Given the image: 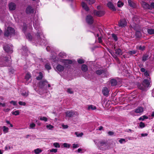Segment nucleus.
Masks as SVG:
<instances>
[{
  "label": "nucleus",
  "mask_w": 154,
  "mask_h": 154,
  "mask_svg": "<svg viewBox=\"0 0 154 154\" xmlns=\"http://www.w3.org/2000/svg\"><path fill=\"white\" fill-rule=\"evenodd\" d=\"M78 62L79 63L82 64L84 63V60L82 59H79L78 60Z\"/></svg>",
  "instance_id": "nucleus-47"
},
{
  "label": "nucleus",
  "mask_w": 154,
  "mask_h": 154,
  "mask_svg": "<svg viewBox=\"0 0 154 154\" xmlns=\"http://www.w3.org/2000/svg\"><path fill=\"white\" fill-rule=\"evenodd\" d=\"M66 116L70 117L72 115V112H71L67 111L66 112Z\"/></svg>",
  "instance_id": "nucleus-28"
},
{
  "label": "nucleus",
  "mask_w": 154,
  "mask_h": 154,
  "mask_svg": "<svg viewBox=\"0 0 154 154\" xmlns=\"http://www.w3.org/2000/svg\"><path fill=\"white\" fill-rule=\"evenodd\" d=\"M102 93L104 95H107L109 93V90L107 88H104L102 90Z\"/></svg>",
  "instance_id": "nucleus-13"
},
{
  "label": "nucleus",
  "mask_w": 154,
  "mask_h": 154,
  "mask_svg": "<svg viewBox=\"0 0 154 154\" xmlns=\"http://www.w3.org/2000/svg\"><path fill=\"white\" fill-rule=\"evenodd\" d=\"M22 95L24 97H27L28 95V93L26 92H25L24 93H23L22 94Z\"/></svg>",
  "instance_id": "nucleus-53"
},
{
  "label": "nucleus",
  "mask_w": 154,
  "mask_h": 154,
  "mask_svg": "<svg viewBox=\"0 0 154 154\" xmlns=\"http://www.w3.org/2000/svg\"><path fill=\"white\" fill-rule=\"evenodd\" d=\"M2 59L1 58H0V66L1 67L4 66H8L11 63V61L9 60H7L6 59L5 60V63H7V64H6L5 65H4L3 64V63L4 62L3 61H1Z\"/></svg>",
  "instance_id": "nucleus-4"
},
{
  "label": "nucleus",
  "mask_w": 154,
  "mask_h": 154,
  "mask_svg": "<svg viewBox=\"0 0 154 154\" xmlns=\"http://www.w3.org/2000/svg\"><path fill=\"white\" fill-rule=\"evenodd\" d=\"M10 146H5V149L7 150H8V149H10Z\"/></svg>",
  "instance_id": "nucleus-63"
},
{
  "label": "nucleus",
  "mask_w": 154,
  "mask_h": 154,
  "mask_svg": "<svg viewBox=\"0 0 154 154\" xmlns=\"http://www.w3.org/2000/svg\"><path fill=\"white\" fill-rule=\"evenodd\" d=\"M0 105H2L3 107H4L5 106V103H2L0 102Z\"/></svg>",
  "instance_id": "nucleus-64"
},
{
  "label": "nucleus",
  "mask_w": 154,
  "mask_h": 154,
  "mask_svg": "<svg viewBox=\"0 0 154 154\" xmlns=\"http://www.w3.org/2000/svg\"><path fill=\"white\" fill-rule=\"evenodd\" d=\"M108 134L109 135H112L114 134V133L111 131H110L108 132Z\"/></svg>",
  "instance_id": "nucleus-58"
},
{
  "label": "nucleus",
  "mask_w": 154,
  "mask_h": 154,
  "mask_svg": "<svg viewBox=\"0 0 154 154\" xmlns=\"http://www.w3.org/2000/svg\"><path fill=\"white\" fill-rule=\"evenodd\" d=\"M42 151V150L40 148H37L34 150V152L36 154H39Z\"/></svg>",
  "instance_id": "nucleus-20"
},
{
  "label": "nucleus",
  "mask_w": 154,
  "mask_h": 154,
  "mask_svg": "<svg viewBox=\"0 0 154 154\" xmlns=\"http://www.w3.org/2000/svg\"><path fill=\"white\" fill-rule=\"evenodd\" d=\"M94 142L95 144L97 145L99 148L100 149L103 150L105 149V147L106 146V143L104 141L101 140L99 142V144H97L96 142L95 141H94Z\"/></svg>",
  "instance_id": "nucleus-2"
},
{
  "label": "nucleus",
  "mask_w": 154,
  "mask_h": 154,
  "mask_svg": "<svg viewBox=\"0 0 154 154\" xmlns=\"http://www.w3.org/2000/svg\"><path fill=\"white\" fill-rule=\"evenodd\" d=\"M87 22L90 24H92L93 22V20L92 17L90 15L88 16L86 19Z\"/></svg>",
  "instance_id": "nucleus-7"
},
{
  "label": "nucleus",
  "mask_w": 154,
  "mask_h": 154,
  "mask_svg": "<svg viewBox=\"0 0 154 154\" xmlns=\"http://www.w3.org/2000/svg\"><path fill=\"white\" fill-rule=\"evenodd\" d=\"M127 22L126 20L125 19H122L120 20L119 22V26L120 27H123L126 26L127 25Z\"/></svg>",
  "instance_id": "nucleus-3"
},
{
  "label": "nucleus",
  "mask_w": 154,
  "mask_h": 154,
  "mask_svg": "<svg viewBox=\"0 0 154 154\" xmlns=\"http://www.w3.org/2000/svg\"><path fill=\"white\" fill-rule=\"evenodd\" d=\"M110 82L111 84V85L114 86L117 85V82L114 79H111L110 81Z\"/></svg>",
  "instance_id": "nucleus-19"
},
{
  "label": "nucleus",
  "mask_w": 154,
  "mask_h": 154,
  "mask_svg": "<svg viewBox=\"0 0 154 154\" xmlns=\"http://www.w3.org/2000/svg\"><path fill=\"white\" fill-rule=\"evenodd\" d=\"M10 103L11 104H12L14 106L17 105V102L16 101H11L10 102Z\"/></svg>",
  "instance_id": "nucleus-48"
},
{
  "label": "nucleus",
  "mask_w": 154,
  "mask_h": 154,
  "mask_svg": "<svg viewBox=\"0 0 154 154\" xmlns=\"http://www.w3.org/2000/svg\"><path fill=\"white\" fill-rule=\"evenodd\" d=\"M148 56L147 54L144 55L142 57V60L145 61L148 59Z\"/></svg>",
  "instance_id": "nucleus-31"
},
{
  "label": "nucleus",
  "mask_w": 154,
  "mask_h": 154,
  "mask_svg": "<svg viewBox=\"0 0 154 154\" xmlns=\"http://www.w3.org/2000/svg\"><path fill=\"white\" fill-rule=\"evenodd\" d=\"M63 145L64 147L69 148L70 147L71 145L66 143H63Z\"/></svg>",
  "instance_id": "nucleus-33"
},
{
  "label": "nucleus",
  "mask_w": 154,
  "mask_h": 154,
  "mask_svg": "<svg viewBox=\"0 0 154 154\" xmlns=\"http://www.w3.org/2000/svg\"><path fill=\"white\" fill-rule=\"evenodd\" d=\"M128 140L126 141L125 139L124 138H121L119 140V142L121 143H125Z\"/></svg>",
  "instance_id": "nucleus-37"
},
{
  "label": "nucleus",
  "mask_w": 154,
  "mask_h": 154,
  "mask_svg": "<svg viewBox=\"0 0 154 154\" xmlns=\"http://www.w3.org/2000/svg\"><path fill=\"white\" fill-rule=\"evenodd\" d=\"M139 126L140 128H142L145 127V125L144 123L142 122H141L139 123Z\"/></svg>",
  "instance_id": "nucleus-38"
},
{
  "label": "nucleus",
  "mask_w": 154,
  "mask_h": 154,
  "mask_svg": "<svg viewBox=\"0 0 154 154\" xmlns=\"http://www.w3.org/2000/svg\"><path fill=\"white\" fill-rule=\"evenodd\" d=\"M143 112V108L142 107H139L135 109L134 112L136 113L141 114Z\"/></svg>",
  "instance_id": "nucleus-8"
},
{
  "label": "nucleus",
  "mask_w": 154,
  "mask_h": 154,
  "mask_svg": "<svg viewBox=\"0 0 154 154\" xmlns=\"http://www.w3.org/2000/svg\"><path fill=\"white\" fill-rule=\"evenodd\" d=\"M82 71L86 72L88 70L87 66L85 64L82 65Z\"/></svg>",
  "instance_id": "nucleus-22"
},
{
  "label": "nucleus",
  "mask_w": 154,
  "mask_h": 154,
  "mask_svg": "<svg viewBox=\"0 0 154 154\" xmlns=\"http://www.w3.org/2000/svg\"><path fill=\"white\" fill-rule=\"evenodd\" d=\"M116 53L119 55H122V52L120 49L115 50Z\"/></svg>",
  "instance_id": "nucleus-21"
},
{
  "label": "nucleus",
  "mask_w": 154,
  "mask_h": 154,
  "mask_svg": "<svg viewBox=\"0 0 154 154\" xmlns=\"http://www.w3.org/2000/svg\"><path fill=\"white\" fill-rule=\"evenodd\" d=\"M9 9L10 10H14L16 8V5L15 4L13 3H11L9 5Z\"/></svg>",
  "instance_id": "nucleus-14"
},
{
  "label": "nucleus",
  "mask_w": 154,
  "mask_h": 154,
  "mask_svg": "<svg viewBox=\"0 0 154 154\" xmlns=\"http://www.w3.org/2000/svg\"><path fill=\"white\" fill-rule=\"evenodd\" d=\"M136 52L134 50H132V51H128L127 52V54H136Z\"/></svg>",
  "instance_id": "nucleus-35"
},
{
  "label": "nucleus",
  "mask_w": 154,
  "mask_h": 154,
  "mask_svg": "<svg viewBox=\"0 0 154 154\" xmlns=\"http://www.w3.org/2000/svg\"><path fill=\"white\" fill-rule=\"evenodd\" d=\"M94 14L95 15L98 17H101L104 14L105 12L103 11H95L94 12Z\"/></svg>",
  "instance_id": "nucleus-6"
},
{
  "label": "nucleus",
  "mask_w": 154,
  "mask_h": 154,
  "mask_svg": "<svg viewBox=\"0 0 154 154\" xmlns=\"http://www.w3.org/2000/svg\"><path fill=\"white\" fill-rule=\"evenodd\" d=\"M148 33L150 35L154 34V29H147Z\"/></svg>",
  "instance_id": "nucleus-24"
},
{
  "label": "nucleus",
  "mask_w": 154,
  "mask_h": 154,
  "mask_svg": "<svg viewBox=\"0 0 154 154\" xmlns=\"http://www.w3.org/2000/svg\"><path fill=\"white\" fill-rule=\"evenodd\" d=\"M43 77V75L42 73L41 72L39 73V75L36 77L37 79L38 80H40Z\"/></svg>",
  "instance_id": "nucleus-27"
},
{
  "label": "nucleus",
  "mask_w": 154,
  "mask_h": 154,
  "mask_svg": "<svg viewBox=\"0 0 154 154\" xmlns=\"http://www.w3.org/2000/svg\"><path fill=\"white\" fill-rule=\"evenodd\" d=\"M75 134L77 137H82L83 135V133L82 132H81L80 133H79L78 132H75Z\"/></svg>",
  "instance_id": "nucleus-32"
},
{
  "label": "nucleus",
  "mask_w": 154,
  "mask_h": 154,
  "mask_svg": "<svg viewBox=\"0 0 154 154\" xmlns=\"http://www.w3.org/2000/svg\"><path fill=\"white\" fill-rule=\"evenodd\" d=\"M5 51L7 52L11 53L12 52V48L11 47H10L8 45H6L3 47Z\"/></svg>",
  "instance_id": "nucleus-5"
},
{
  "label": "nucleus",
  "mask_w": 154,
  "mask_h": 154,
  "mask_svg": "<svg viewBox=\"0 0 154 154\" xmlns=\"http://www.w3.org/2000/svg\"><path fill=\"white\" fill-rule=\"evenodd\" d=\"M89 4H94L95 2V0H85Z\"/></svg>",
  "instance_id": "nucleus-39"
},
{
  "label": "nucleus",
  "mask_w": 154,
  "mask_h": 154,
  "mask_svg": "<svg viewBox=\"0 0 154 154\" xmlns=\"http://www.w3.org/2000/svg\"><path fill=\"white\" fill-rule=\"evenodd\" d=\"M5 35L7 37L11 36L15 34L14 29L11 27H8L5 32Z\"/></svg>",
  "instance_id": "nucleus-1"
},
{
  "label": "nucleus",
  "mask_w": 154,
  "mask_h": 154,
  "mask_svg": "<svg viewBox=\"0 0 154 154\" xmlns=\"http://www.w3.org/2000/svg\"><path fill=\"white\" fill-rule=\"evenodd\" d=\"M140 71L142 72H144L145 71V69L143 68H141L140 69Z\"/></svg>",
  "instance_id": "nucleus-62"
},
{
  "label": "nucleus",
  "mask_w": 154,
  "mask_h": 154,
  "mask_svg": "<svg viewBox=\"0 0 154 154\" xmlns=\"http://www.w3.org/2000/svg\"><path fill=\"white\" fill-rule=\"evenodd\" d=\"M150 84L149 82L147 79L144 80L142 83L143 85L145 88L148 87L149 86Z\"/></svg>",
  "instance_id": "nucleus-12"
},
{
  "label": "nucleus",
  "mask_w": 154,
  "mask_h": 154,
  "mask_svg": "<svg viewBox=\"0 0 154 154\" xmlns=\"http://www.w3.org/2000/svg\"><path fill=\"white\" fill-rule=\"evenodd\" d=\"M148 135V134L147 133H145V134H141V136L142 137H144V136H146Z\"/></svg>",
  "instance_id": "nucleus-60"
},
{
  "label": "nucleus",
  "mask_w": 154,
  "mask_h": 154,
  "mask_svg": "<svg viewBox=\"0 0 154 154\" xmlns=\"http://www.w3.org/2000/svg\"><path fill=\"white\" fill-rule=\"evenodd\" d=\"M48 84L47 82L46 81H41L39 83V86L41 88L44 87L45 85Z\"/></svg>",
  "instance_id": "nucleus-11"
},
{
  "label": "nucleus",
  "mask_w": 154,
  "mask_h": 154,
  "mask_svg": "<svg viewBox=\"0 0 154 154\" xmlns=\"http://www.w3.org/2000/svg\"><path fill=\"white\" fill-rule=\"evenodd\" d=\"M148 118V117L145 116H141L139 118V120H142L143 121L145 119H147Z\"/></svg>",
  "instance_id": "nucleus-34"
},
{
  "label": "nucleus",
  "mask_w": 154,
  "mask_h": 154,
  "mask_svg": "<svg viewBox=\"0 0 154 154\" xmlns=\"http://www.w3.org/2000/svg\"><path fill=\"white\" fill-rule=\"evenodd\" d=\"M112 36L114 39L115 41H117V37L116 35H115V34H112Z\"/></svg>",
  "instance_id": "nucleus-46"
},
{
  "label": "nucleus",
  "mask_w": 154,
  "mask_h": 154,
  "mask_svg": "<svg viewBox=\"0 0 154 154\" xmlns=\"http://www.w3.org/2000/svg\"><path fill=\"white\" fill-rule=\"evenodd\" d=\"M104 71L101 69L98 70L96 72V73L99 75L101 74Z\"/></svg>",
  "instance_id": "nucleus-36"
},
{
  "label": "nucleus",
  "mask_w": 154,
  "mask_h": 154,
  "mask_svg": "<svg viewBox=\"0 0 154 154\" xmlns=\"http://www.w3.org/2000/svg\"><path fill=\"white\" fill-rule=\"evenodd\" d=\"M39 119L40 120L43 121L45 122L48 121V118L45 116H40L39 117Z\"/></svg>",
  "instance_id": "nucleus-23"
},
{
  "label": "nucleus",
  "mask_w": 154,
  "mask_h": 154,
  "mask_svg": "<svg viewBox=\"0 0 154 154\" xmlns=\"http://www.w3.org/2000/svg\"><path fill=\"white\" fill-rule=\"evenodd\" d=\"M57 149H53L50 150L51 152H57Z\"/></svg>",
  "instance_id": "nucleus-49"
},
{
  "label": "nucleus",
  "mask_w": 154,
  "mask_h": 154,
  "mask_svg": "<svg viewBox=\"0 0 154 154\" xmlns=\"http://www.w3.org/2000/svg\"><path fill=\"white\" fill-rule=\"evenodd\" d=\"M128 2L129 6H130L131 7L134 8L135 7V4L132 1L130 0H128Z\"/></svg>",
  "instance_id": "nucleus-17"
},
{
  "label": "nucleus",
  "mask_w": 154,
  "mask_h": 154,
  "mask_svg": "<svg viewBox=\"0 0 154 154\" xmlns=\"http://www.w3.org/2000/svg\"><path fill=\"white\" fill-rule=\"evenodd\" d=\"M139 49L140 50H143L145 49V47L144 46H140L139 47Z\"/></svg>",
  "instance_id": "nucleus-55"
},
{
  "label": "nucleus",
  "mask_w": 154,
  "mask_h": 154,
  "mask_svg": "<svg viewBox=\"0 0 154 154\" xmlns=\"http://www.w3.org/2000/svg\"><path fill=\"white\" fill-rule=\"evenodd\" d=\"M26 12L27 14H32L34 12V10L31 7L29 6L26 9Z\"/></svg>",
  "instance_id": "nucleus-10"
},
{
  "label": "nucleus",
  "mask_w": 154,
  "mask_h": 154,
  "mask_svg": "<svg viewBox=\"0 0 154 154\" xmlns=\"http://www.w3.org/2000/svg\"><path fill=\"white\" fill-rule=\"evenodd\" d=\"M53 145L56 148H60V146L59 143H53Z\"/></svg>",
  "instance_id": "nucleus-43"
},
{
  "label": "nucleus",
  "mask_w": 154,
  "mask_h": 154,
  "mask_svg": "<svg viewBox=\"0 0 154 154\" xmlns=\"http://www.w3.org/2000/svg\"><path fill=\"white\" fill-rule=\"evenodd\" d=\"M107 5L109 8L111 10H112L113 11H115L116 10V9L115 8L112 2H108Z\"/></svg>",
  "instance_id": "nucleus-9"
},
{
  "label": "nucleus",
  "mask_w": 154,
  "mask_h": 154,
  "mask_svg": "<svg viewBox=\"0 0 154 154\" xmlns=\"http://www.w3.org/2000/svg\"><path fill=\"white\" fill-rule=\"evenodd\" d=\"M3 131L4 133H6L8 132L9 129L8 127H6L5 126H4L3 127Z\"/></svg>",
  "instance_id": "nucleus-29"
},
{
  "label": "nucleus",
  "mask_w": 154,
  "mask_h": 154,
  "mask_svg": "<svg viewBox=\"0 0 154 154\" xmlns=\"http://www.w3.org/2000/svg\"><path fill=\"white\" fill-rule=\"evenodd\" d=\"M45 68L48 70L50 69L51 68L50 65L48 63L45 65Z\"/></svg>",
  "instance_id": "nucleus-45"
},
{
  "label": "nucleus",
  "mask_w": 154,
  "mask_h": 154,
  "mask_svg": "<svg viewBox=\"0 0 154 154\" xmlns=\"http://www.w3.org/2000/svg\"><path fill=\"white\" fill-rule=\"evenodd\" d=\"M73 148H76L79 147V145L78 144L74 143L73 144Z\"/></svg>",
  "instance_id": "nucleus-56"
},
{
  "label": "nucleus",
  "mask_w": 154,
  "mask_h": 154,
  "mask_svg": "<svg viewBox=\"0 0 154 154\" xmlns=\"http://www.w3.org/2000/svg\"><path fill=\"white\" fill-rule=\"evenodd\" d=\"M96 109V107L92 105H88V110H89L91 109L94 110Z\"/></svg>",
  "instance_id": "nucleus-16"
},
{
  "label": "nucleus",
  "mask_w": 154,
  "mask_h": 154,
  "mask_svg": "<svg viewBox=\"0 0 154 154\" xmlns=\"http://www.w3.org/2000/svg\"><path fill=\"white\" fill-rule=\"evenodd\" d=\"M82 8L86 11H88L89 10V9L88 7L86 4L85 2H82Z\"/></svg>",
  "instance_id": "nucleus-18"
},
{
  "label": "nucleus",
  "mask_w": 154,
  "mask_h": 154,
  "mask_svg": "<svg viewBox=\"0 0 154 154\" xmlns=\"http://www.w3.org/2000/svg\"><path fill=\"white\" fill-rule=\"evenodd\" d=\"M31 76L29 73H27L26 75L25 79L26 81H28L31 78Z\"/></svg>",
  "instance_id": "nucleus-30"
},
{
  "label": "nucleus",
  "mask_w": 154,
  "mask_h": 154,
  "mask_svg": "<svg viewBox=\"0 0 154 154\" xmlns=\"http://www.w3.org/2000/svg\"><path fill=\"white\" fill-rule=\"evenodd\" d=\"M82 149L79 148L77 150V152H78L81 153L82 152Z\"/></svg>",
  "instance_id": "nucleus-61"
},
{
  "label": "nucleus",
  "mask_w": 154,
  "mask_h": 154,
  "mask_svg": "<svg viewBox=\"0 0 154 154\" xmlns=\"http://www.w3.org/2000/svg\"><path fill=\"white\" fill-rule=\"evenodd\" d=\"M59 56L61 58H65L66 56V54L64 52H60L59 54Z\"/></svg>",
  "instance_id": "nucleus-25"
},
{
  "label": "nucleus",
  "mask_w": 154,
  "mask_h": 154,
  "mask_svg": "<svg viewBox=\"0 0 154 154\" xmlns=\"http://www.w3.org/2000/svg\"><path fill=\"white\" fill-rule=\"evenodd\" d=\"M67 92L70 94H72L73 93V92L72 90V89L70 88H68L67 89Z\"/></svg>",
  "instance_id": "nucleus-51"
},
{
  "label": "nucleus",
  "mask_w": 154,
  "mask_h": 154,
  "mask_svg": "<svg viewBox=\"0 0 154 154\" xmlns=\"http://www.w3.org/2000/svg\"><path fill=\"white\" fill-rule=\"evenodd\" d=\"M18 103L20 105L25 106L26 104L25 102L22 101H19Z\"/></svg>",
  "instance_id": "nucleus-50"
},
{
  "label": "nucleus",
  "mask_w": 154,
  "mask_h": 154,
  "mask_svg": "<svg viewBox=\"0 0 154 154\" xmlns=\"http://www.w3.org/2000/svg\"><path fill=\"white\" fill-rule=\"evenodd\" d=\"M35 126V125L33 123H32L30 124L29 128L33 129Z\"/></svg>",
  "instance_id": "nucleus-42"
},
{
  "label": "nucleus",
  "mask_w": 154,
  "mask_h": 154,
  "mask_svg": "<svg viewBox=\"0 0 154 154\" xmlns=\"http://www.w3.org/2000/svg\"><path fill=\"white\" fill-rule=\"evenodd\" d=\"M98 40L99 43H101L102 42V38L101 37H98Z\"/></svg>",
  "instance_id": "nucleus-59"
},
{
  "label": "nucleus",
  "mask_w": 154,
  "mask_h": 154,
  "mask_svg": "<svg viewBox=\"0 0 154 154\" xmlns=\"http://www.w3.org/2000/svg\"><path fill=\"white\" fill-rule=\"evenodd\" d=\"M62 127L64 129H66L68 128V126L67 125H64V124L62 125Z\"/></svg>",
  "instance_id": "nucleus-57"
},
{
  "label": "nucleus",
  "mask_w": 154,
  "mask_h": 154,
  "mask_svg": "<svg viewBox=\"0 0 154 154\" xmlns=\"http://www.w3.org/2000/svg\"><path fill=\"white\" fill-rule=\"evenodd\" d=\"M150 9H152V8L154 9V3H152L150 5Z\"/></svg>",
  "instance_id": "nucleus-54"
},
{
  "label": "nucleus",
  "mask_w": 154,
  "mask_h": 154,
  "mask_svg": "<svg viewBox=\"0 0 154 154\" xmlns=\"http://www.w3.org/2000/svg\"><path fill=\"white\" fill-rule=\"evenodd\" d=\"M63 62L65 63L66 64H71L72 63V60H64Z\"/></svg>",
  "instance_id": "nucleus-26"
},
{
  "label": "nucleus",
  "mask_w": 154,
  "mask_h": 154,
  "mask_svg": "<svg viewBox=\"0 0 154 154\" xmlns=\"http://www.w3.org/2000/svg\"><path fill=\"white\" fill-rule=\"evenodd\" d=\"M56 69L58 71L62 72L63 70L64 67L63 66L59 64L57 66Z\"/></svg>",
  "instance_id": "nucleus-15"
},
{
  "label": "nucleus",
  "mask_w": 154,
  "mask_h": 154,
  "mask_svg": "<svg viewBox=\"0 0 154 154\" xmlns=\"http://www.w3.org/2000/svg\"><path fill=\"white\" fill-rule=\"evenodd\" d=\"M124 5V4L123 2H121L119 1L117 3V6L119 7H121L122 6Z\"/></svg>",
  "instance_id": "nucleus-40"
},
{
  "label": "nucleus",
  "mask_w": 154,
  "mask_h": 154,
  "mask_svg": "<svg viewBox=\"0 0 154 154\" xmlns=\"http://www.w3.org/2000/svg\"><path fill=\"white\" fill-rule=\"evenodd\" d=\"M133 20L135 22V21H138V18L137 16H134V17H133Z\"/></svg>",
  "instance_id": "nucleus-52"
},
{
  "label": "nucleus",
  "mask_w": 154,
  "mask_h": 154,
  "mask_svg": "<svg viewBox=\"0 0 154 154\" xmlns=\"http://www.w3.org/2000/svg\"><path fill=\"white\" fill-rule=\"evenodd\" d=\"M46 127L48 129H51L53 128L54 127L53 126L51 125H46Z\"/></svg>",
  "instance_id": "nucleus-44"
},
{
  "label": "nucleus",
  "mask_w": 154,
  "mask_h": 154,
  "mask_svg": "<svg viewBox=\"0 0 154 154\" xmlns=\"http://www.w3.org/2000/svg\"><path fill=\"white\" fill-rule=\"evenodd\" d=\"M12 114L13 115H14L15 116L19 115L20 114V112L19 110H17L14 111H13L12 112Z\"/></svg>",
  "instance_id": "nucleus-41"
}]
</instances>
